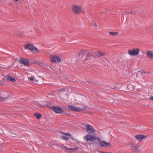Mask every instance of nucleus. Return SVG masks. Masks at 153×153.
Masks as SVG:
<instances>
[{
	"instance_id": "nucleus-1",
	"label": "nucleus",
	"mask_w": 153,
	"mask_h": 153,
	"mask_svg": "<svg viewBox=\"0 0 153 153\" xmlns=\"http://www.w3.org/2000/svg\"><path fill=\"white\" fill-rule=\"evenodd\" d=\"M76 56V61L81 64H87L89 62L90 59L82 52L78 53Z\"/></svg>"
},
{
	"instance_id": "nucleus-2",
	"label": "nucleus",
	"mask_w": 153,
	"mask_h": 153,
	"mask_svg": "<svg viewBox=\"0 0 153 153\" xmlns=\"http://www.w3.org/2000/svg\"><path fill=\"white\" fill-rule=\"evenodd\" d=\"M85 138L87 142L90 141L92 142L93 143L97 144L100 140V139L99 137L95 136L89 134L86 135Z\"/></svg>"
},
{
	"instance_id": "nucleus-3",
	"label": "nucleus",
	"mask_w": 153,
	"mask_h": 153,
	"mask_svg": "<svg viewBox=\"0 0 153 153\" xmlns=\"http://www.w3.org/2000/svg\"><path fill=\"white\" fill-rule=\"evenodd\" d=\"M72 10L74 14L79 15L80 14H84L85 11L82 9V7L76 4H74L72 6Z\"/></svg>"
},
{
	"instance_id": "nucleus-4",
	"label": "nucleus",
	"mask_w": 153,
	"mask_h": 153,
	"mask_svg": "<svg viewBox=\"0 0 153 153\" xmlns=\"http://www.w3.org/2000/svg\"><path fill=\"white\" fill-rule=\"evenodd\" d=\"M22 51L26 54H28L29 52L30 53V52L36 53L42 51L41 50H38V48H23Z\"/></svg>"
},
{
	"instance_id": "nucleus-5",
	"label": "nucleus",
	"mask_w": 153,
	"mask_h": 153,
	"mask_svg": "<svg viewBox=\"0 0 153 153\" xmlns=\"http://www.w3.org/2000/svg\"><path fill=\"white\" fill-rule=\"evenodd\" d=\"M52 110L56 113L57 114H62L63 113L64 114H67L66 113L63 112L62 109L60 106H53Z\"/></svg>"
},
{
	"instance_id": "nucleus-6",
	"label": "nucleus",
	"mask_w": 153,
	"mask_h": 153,
	"mask_svg": "<svg viewBox=\"0 0 153 153\" xmlns=\"http://www.w3.org/2000/svg\"><path fill=\"white\" fill-rule=\"evenodd\" d=\"M51 61L53 63L58 64L62 62V59L60 56L58 55L53 56L51 58Z\"/></svg>"
},
{
	"instance_id": "nucleus-7",
	"label": "nucleus",
	"mask_w": 153,
	"mask_h": 153,
	"mask_svg": "<svg viewBox=\"0 0 153 153\" xmlns=\"http://www.w3.org/2000/svg\"><path fill=\"white\" fill-rule=\"evenodd\" d=\"M68 109L73 111H75L77 112H79L82 110V108H79L77 107H76L74 105H70L68 106Z\"/></svg>"
},
{
	"instance_id": "nucleus-8",
	"label": "nucleus",
	"mask_w": 153,
	"mask_h": 153,
	"mask_svg": "<svg viewBox=\"0 0 153 153\" xmlns=\"http://www.w3.org/2000/svg\"><path fill=\"white\" fill-rule=\"evenodd\" d=\"M137 49V50H129L128 51V54L131 56H136L138 55L139 53V50L138 48Z\"/></svg>"
},
{
	"instance_id": "nucleus-9",
	"label": "nucleus",
	"mask_w": 153,
	"mask_h": 153,
	"mask_svg": "<svg viewBox=\"0 0 153 153\" xmlns=\"http://www.w3.org/2000/svg\"><path fill=\"white\" fill-rule=\"evenodd\" d=\"M134 137L137 140L141 142L146 139L147 137V136L140 134L135 136Z\"/></svg>"
},
{
	"instance_id": "nucleus-10",
	"label": "nucleus",
	"mask_w": 153,
	"mask_h": 153,
	"mask_svg": "<svg viewBox=\"0 0 153 153\" xmlns=\"http://www.w3.org/2000/svg\"><path fill=\"white\" fill-rule=\"evenodd\" d=\"M86 128L87 132L89 134H93L96 131L93 127L90 125H87Z\"/></svg>"
},
{
	"instance_id": "nucleus-11",
	"label": "nucleus",
	"mask_w": 153,
	"mask_h": 153,
	"mask_svg": "<svg viewBox=\"0 0 153 153\" xmlns=\"http://www.w3.org/2000/svg\"><path fill=\"white\" fill-rule=\"evenodd\" d=\"M29 61L27 59L21 58L20 60V63L26 66H28L29 65Z\"/></svg>"
},
{
	"instance_id": "nucleus-12",
	"label": "nucleus",
	"mask_w": 153,
	"mask_h": 153,
	"mask_svg": "<svg viewBox=\"0 0 153 153\" xmlns=\"http://www.w3.org/2000/svg\"><path fill=\"white\" fill-rule=\"evenodd\" d=\"M96 53H97L98 55H96L95 56V57L96 58H98L99 57L104 56L105 55L106 53L105 52H103L102 53L100 51H98L97 52H96Z\"/></svg>"
},
{
	"instance_id": "nucleus-13",
	"label": "nucleus",
	"mask_w": 153,
	"mask_h": 153,
	"mask_svg": "<svg viewBox=\"0 0 153 153\" xmlns=\"http://www.w3.org/2000/svg\"><path fill=\"white\" fill-rule=\"evenodd\" d=\"M109 145L110 144L109 143H108L104 141H101L100 142V145L101 147H106Z\"/></svg>"
},
{
	"instance_id": "nucleus-14",
	"label": "nucleus",
	"mask_w": 153,
	"mask_h": 153,
	"mask_svg": "<svg viewBox=\"0 0 153 153\" xmlns=\"http://www.w3.org/2000/svg\"><path fill=\"white\" fill-rule=\"evenodd\" d=\"M6 77L7 80L9 81H11L13 82H15L16 81V79L15 78L10 76L7 75L6 76Z\"/></svg>"
},
{
	"instance_id": "nucleus-15",
	"label": "nucleus",
	"mask_w": 153,
	"mask_h": 153,
	"mask_svg": "<svg viewBox=\"0 0 153 153\" xmlns=\"http://www.w3.org/2000/svg\"><path fill=\"white\" fill-rule=\"evenodd\" d=\"M147 55L148 58L150 59H153V52L150 51H148L147 52Z\"/></svg>"
},
{
	"instance_id": "nucleus-16",
	"label": "nucleus",
	"mask_w": 153,
	"mask_h": 153,
	"mask_svg": "<svg viewBox=\"0 0 153 153\" xmlns=\"http://www.w3.org/2000/svg\"><path fill=\"white\" fill-rule=\"evenodd\" d=\"M45 105H42V106H46L48 107L49 108L52 110V107H53V106L51 105V103L45 102Z\"/></svg>"
},
{
	"instance_id": "nucleus-17",
	"label": "nucleus",
	"mask_w": 153,
	"mask_h": 153,
	"mask_svg": "<svg viewBox=\"0 0 153 153\" xmlns=\"http://www.w3.org/2000/svg\"><path fill=\"white\" fill-rule=\"evenodd\" d=\"M131 148L134 152H138V147L137 145L132 144L131 146Z\"/></svg>"
},
{
	"instance_id": "nucleus-18",
	"label": "nucleus",
	"mask_w": 153,
	"mask_h": 153,
	"mask_svg": "<svg viewBox=\"0 0 153 153\" xmlns=\"http://www.w3.org/2000/svg\"><path fill=\"white\" fill-rule=\"evenodd\" d=\"M24 48H36L32 44L28 43L24 45Z\"/></svg>"
},
{
	"instance_id": "nucleus-19",
	"label": "nucleus",
	"mask_w": 153,
	"mask_h": 153,
	"mask_svg": "<svg viewBox=\"0 0 153 153\" xmlns=\"http://www.w3.org/2000/svg\"><path fill=\"white\" fill-rule=\"evenodd\" d=\"M34 116L38 119H40L42 116V115L41 114L37 113H35L34 114Z\"/></svg>"
},
{
	"instance_id": "nucleus-20",
	"label": "nucleus",
	"mask_w": 153,
	"mask_h": 153,
	"mask_svg": "<svg viewBox=\"0 0 153 153\" xmlns=\"http://www.w3.org/2000/svg\"><path fill=\"white\" fill-rule=\"evenodd\" d=\"M63 148L67 149L68 150H77L78 149V148L77 147H75L72 148H68L66 147L65 146H64L63 147Z\"/></svg>"
},
{
	"instance_id": "nucleus-21",
	"label": "nucleus",
	"mask_w": 153,
	"mask_h": 153,
	"mask_svg": "<svg viewBox=\"0 0 153 153\" xmlns=\"http://www.w3.org/2000/svg\"><path fill=\"white\" fill-rule=\"evenodd\" d=\"M109 33L112 36H115L117 34V33L114 32H110Z\"/></svg>"
},
{
	"instance_id": "nucleus-22",
	"label": "nucleus",
	"mask_w": 153,
	"mask_h": 153,
	"mask_svg": "<svg viewBox=\"0 0 153 153\" xmlns=\"http://www.w3.org/2000/svg\"><path fill=\"white\" fill-rule=\"evenodd\" d=\"M86 55L88 56V58H90V57L92 56L93 55V54L92 52H89Z\"/></svg>"
},
{
	"instance_id": "nucleus-23",
	"label": "nucleus",
	"mask_w": 153,
	"mask_h": 153,
	"mask_svg": "<svg viewBox=\"0 0 153 153\" xmlns=\"http://www.w3.org/2000/svg\"><path fill=\"white\" fill-rule=\"evenodd\" d=\"M36 63L41 66H43V63L42 62L39 61H36Z\"/></svg>"
},
{
	"instance_id": "nucleus-24",
	"label": "nucleus",
	"mask_w": 153,
	"mask_h": 153,
	"mask_svg": "<svg viewBox=\"0 0 153 153\" xmlns=\"http://www.w3.org/2000/svg\"><path fill=\"white\" fill-rule=\"evenodd\" d=\"M61 138L65 141H67L69 140V139L68 137L64 136H62Z\"/></svg>"
},
{
	"instance_id": "nucleus-25",
	"label": "nucleus",
	"mask_w": 153,
	"mask_h": 153,
	"mask_svg": "<svg viewBox=\"0 0 153 153\" xmlns=\"http://www.w3.org/2000/svg\"><path fill=\"white\" fill-rule=\"evenodd\" d=\"M60 132L62 133L63 134H64L66 136H71V134L69 133H64L63 132Z\"/></svg>"
},
{
	"instance_id": "nucleus-26",
	"label": "nucleus",
	"mask_w": 153,
	"mask_h": 153,
	"mask_svg": "<svg viewBox=\"0 0 153 153\" xmlns=\"http://www.w3.org/2000/svg\"><path fill=\"white\" fill-rule=\"evenodd\" d=\"M69 137H70V138L71 139H72L73 140H76L74 139V137L72 135H71V136H70Z\"/></svg>"
},
{
	"instance_id": "nucleus-27",
	"label": "nucleus",
	"mask_w": 153,
	"mask_h": 153,
	"mask_svg": "<svg viewBox=\"0 0 153 153\" xmlns=\"http://www.w3.org/2000/svg\"><path fill=\"white\" fill-rule=\"evenodd\" d=\"M93 26L94 28L96 29L97 27V25L96 23H94L93 24Z\"/></svg>"
},
{
	"instance_id": "nucleus-28",
	"label": "nucleus",
	"mask_w": 153,
	"mask_h": 153,
	"mask_svg": "<svg viewBox=\"0 0 153 153\" xmlns=\"http://www.w3.org/2000/svg\"><path fill=\"white\" fill-rule=\"evenodd\" d=\"M65 91V89L64 88H63V89H60V90H59V91H62V92H63L64 91Z\"/></svg>"
},
{
	"instance_id": "nucleus-29",
	"label": "nucleus",
	"mask_w": 153,
	"mask_h": 153,
	"mask_svg": "<svg viewBox=\"0 0 153 153\" xmlns=\"http://www.w3.org/2000/svg\"><path fill=\"white\" fill-rule=\"evenodd\" d=\"M29 79H30V80L31 81L33 80V77L32 76H31V77H30Z\"/></svg>"
},
{
	"instance_id": "nucleus-30",
	"label": "nucleus",
	"mask_w": 153,
	"mask_h": 153,
	"mask_svg": "<svg viewBox=\"0 0 153 153\" xmlns=\"http://www.w3.org/2000/svg\"><path fill=\"white\" fill-rule=\"evenodd\" d=\"M149 98L151 100H152L153 101V96H151Z\"/></svg>"
},
{
	"instance_id": "nucleus-31",
	"label": "nucleus",
	"mask_w": 153,
	"mask_h": 153,
	"mask_svg": "<svg viewBox=\"0 0 153 153\" xmlns=\"http://www.w3.org/2000/svg\"><path fill=\"white\" fill-rule=\"evenodd\" d=\"M100 153H106V152H103V151H100Z\"/></svg>"
},
{
	"instance_id": "nucleus-32",
	"label": "nucleus",
	"mask_w": 153,
	"mask_h": 153,
	"mask_svg": "<svg viewBox=\"0 0 153 153\" xmlns=\"http://www.w3.org/2000/svg\"><path fill=\"white\" fill-rule=\"evenodd\" d=\"M145 73V72L143 71H142V74H143V73Z\"/></svg>"
},
{
	"instance_id": "nucleus-33",
	"label": "nucleus",
	"mask_w": 153,
	"mask_h": 153,
	"mask_svg": "<svg viewBox=\"0 0 153 153\" xmlns=\"http://www.w3.org/2000/svg\"><path fill=\"white\" fill-rule=\"evenodd\" d=\"M13 0L14 1H15L16 2L18 1H19V0Z\"/></svg>"
},
{
	"instance_id": "nucleus-34",
	"label": "nucleus",
	"mask_w": 153,
	"mask_h": 153,
	"mask_svg": "<svg viewBox=\"0 0 153 153\" xmlns=\"http://www.w3.org/2000/svg\"><path fill=\"white\" fill-rule=\"evenodd\" d=\"M106 153H111V152H106Z\"/></svg>"
}]
</instances>
